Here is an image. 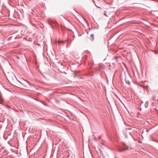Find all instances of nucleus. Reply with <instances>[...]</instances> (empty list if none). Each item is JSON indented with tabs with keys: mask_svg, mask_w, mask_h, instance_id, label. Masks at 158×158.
Returning <instances> with one entry per match:
<instances>
[{
	"mask_svg": "<svg viewBox=\"0 0 158 158\" xmlns=\"http://www.w3.org/2000/svg\"><path fill=\"white\" fill-rule=\"evenodd\" d=\"M87 33L88 34V32H87Z\"/></svg>",
	"mask_w": 158,
	"mask_h": 158,
	"instance_id": "nucleus-5",
	"label": "nucleus"
},
{
	"mask_svg": "<svg viewBox=\"0 0 158 158\" xmlns=\"http://www.w3.org/2000/svg\"><path fill=\"white\" fill-rule=\"evenodd\" d=\"M94 63L93 62H91L90 63H89V65L90 67V68H91L92 66H93L94 65Z\"/></svg>",
	"mask_w": 158,
	"mask_h": 158,
	"instance_id": "nucleus-3",
	"label": "nucleus"
},
{
	"mask_svg": "<svg viewBox=\"0 0 158 158\" xmlns=\"http://www.w3.org/2000/svg\"><path fill=\"white\" fill-rule=\"evenodd\" d=\"M90 36L92 40H94V34H91L90 35Z\"/></svg>",
	"mask_w": 158,
	"mask_h": 158,
	"instance_id": "nucleus-4",
	"label": "nucleus"
},
{
	"mask_svg": "<svg viewBox=\"0 0 158 158\" xmlns=\"http://www.w3.org/2000/svg\"><path fill=\"white\" fill-rule=\"evenodd\" d=\"M124 145L125 147L121 149H119L118 150L119 152H121L124 151L129 150H132L133 149V147L131 146L128 147L125 144H124Z\"/></svg>",
	"mask_w": 158,
	"mask_h": 158,
	"instance_id": "nucleus-1",
	"label": "nucleus"
},
{
	"mask_svg": "<svg viewBox=\"0 0 158 158\" xmlns=\"http://www.w3.org/2000/svg\"><path fill=\"white\" fill-rule=\"evenodd\" d=\"M66 41H61V40H59L57 41V43L58 44L60 45L61 44H63L64 42H65Z\"/></svg>",
	"mask_w": 158,
	"mask_h": 158,
	"instance_id": "nucleus-2",
	"label": "nucleus"
}]
</instances>
